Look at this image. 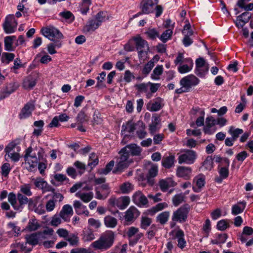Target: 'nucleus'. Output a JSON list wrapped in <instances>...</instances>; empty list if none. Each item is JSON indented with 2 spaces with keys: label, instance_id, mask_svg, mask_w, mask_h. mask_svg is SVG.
Instances as JSON below:
<instances>
[{
  "label": "nucleus",
  "instance_id": "obj_62",
  "mask_svg": "<svg viewBox=\"0 0 253 253\" xmlns=\"http://www.w3.org/2000/svg\"><path fill=\"white\" fill-rule=\"evenodd\" d=\"M98 163V159L94 153L90 155L88 165L91 167H94Z\"/></svg>",
  "mask_w": 253,
  "mask_h": 253
},
{
  "label": "nucleus",
  "instance_id": "obj_58",
  "mask_svg": "<svg viewBox=\"0 0 253 253\" xmlns=\"http://www.w3.org/2000/svg\"><path fill=\"white\" fill-rule=\"evenodd\" d=\"M184 196L182 194L175 195L172 198V203L175 207L178 206L184 201Z\"/></svg>",
  "mask_w": 253,
  "mask_h": 253
},
{
  "label": "nucleus",
  "instance_id": "obj_52",
  "mask_svg": "<svg viewBox=\"0 0 253 253\" xmlns=\"http://www.w3.org/2000/svg\"><path fill=\"white\" fill-rule=\"evenodd\" d=\"M61 42H54V43H51L47 45V48L48 53L50 54H53L57 52L55 48H60L61 46Z\"/></svg>",
  "mask_w": 253,
  "mask_h": 253
},
{
  "label": "nucleus",
  "instance_id": "obj_23",
  "mask_svg": "<svg viewBox=\"0 0 253 253\" xmlns=\"http://www.w3.org/2000/svg\"><path fill=\"white\" fill-rule=\"evenodd\" d=\"M18 87V84L14 82L8 84L4 89L3 91L0 94V99H4L8 96L11 93L15 91Z\"/></svg>",
  "mask_w": 253,
  "mask_h": 253
},
{
  "label": "nucleus",
  "instance_id": "obj_40",
  "mask_svg": "<svg viewBox=\"0 0 253 253\" xmlns=\"http://www.w3.org/2000/svg\"><path fill=\"white\" fill-rule=\"evenodd\" d=\"M196 187L193 186V190L195 192H199L205 184V178L202 177H196L194 179Z\"/></svg>",
  "mask_w": 253,
  "mask_h": 253
},
{
  "label": "nucleus",
  "instance_id": "obj_20",
  "mask_svg": "<svg viewBox=\"0 0 253 253\" xmlns=\"http://www.w3.org/2000/svg\"><path fill=\"white\" fill-rule=\"evenodd\" d=\"M73 207L75 209L76 213L78 215H84L85 216H89V211L85 206L84 205L79 201H74L73 203Z\"/></svg>",
  "mask_w": 253,
  "mask_h": 253
},
{
  "label": "nucleus",
  "instance_id": "obj_32",
  "mask_svg": "<svg viewBox=\"0 0 253 253\" xmlns=\"http://www.w3.org/2000/svg\"><path fill=\"white\" fill-rule=\"evenodd\" d=\"M175 157L173 155L164 156L162 161V166L166 169H170L174 165Z\"/></svg>",
  "mask_w": 253,
  "mask_h": 253
},
{
  "label": "nucleus",
  "instance_id": "obj_12",
  "mask_svg": "<svg viewBox=\"0 0 253 253\" xmlns=\"http://www.w3.org/2000/svg\"><path fill=\"white\" fill-rule=\"evenodd\" d=\"M208 70V65L206 64L204 58L200 57L196 60V73L197 75L202 77Z\"/></svg>",
  "mask_w": 253,
  "mask_h": 253
},
{
  "label": "nucleus",
  "instance_id": "obj_57",
  "mask_svg": "<svg viewBox=\"0 0 253 253\" xmlns=\"http://www.w3.org/2000/svg\"><path fill=\"white\" fill-rule=\"evenodd\" d=\"M71 246H77L79 243V239L77 235L72 234L68 236L66 238Z\"/></svg>",
  "mask_w": 253,
  "mask_h": 253
},
{
  "label": "nucleus",
  "instance_id": "obj_29",
  "mask_svg": "<svg viewBox=\"0 0 253 253\" xmlns=\"http://www.w3.org/2000/svg\"><path fill=\"white\" fill-rule=\"evenodd\" d=\"M42 234L41 233H33L31 235L25 236L26 244L28 243L32 245H36L38 244L40 239V236Z\"/></svg>",
  "mask_w": 253,
  "mask_h": 253
},
{
  "label": "nucleus",
  "instance_id": "obj_47",
  "mask_svg": "<svg viewBox=\"0 0 253 253\" xmlns=\"http://www.w3.org/2000/svg\"><path fill=\"white\" fill-rule=\"evenodd\" d=\"M169 211H164L160 213L157 217V221L161 224H165L168 220L169 217Z\"/></svg>",
  "mask_w": 253,
  "mask_h": 253
},
{
  "label": "nucleus",
  "instance_id": "obj_39",
  "mask_svg": "<svg viewBox=\"0 0 253 253\" xmlns=\"http://www.w3.org/2000/svg\"><path fill=\"white\" fill-rule=\"evenodd\" d=\"M76 196L81 199L84 202L88 203L92 199L93 193L92 192L87 193L79 192L76 194Z\"/></svg>",
  "mask_w": 253,
  "mask_h": 253
},
{
  "label": "nucleus",
  "instance_id": "obj_25",
  "mask_svg": "<svg viewBox=\"0 0 253 253\" xmlns=\"http://www.w3.org/2000/svg\"><path fill=\"white\" fill-rule=\"evenodd\" d=\"M185 62L182 65H179L178 70L181 74H184L190 71L193 66V62L189 58H185Z\"/></svg>",
  "mask_w": 253,
  "mask_h": 253
},
{
  "label": "nucleus",
  "instance_id": "obj_21",
  "mask_svg": "<svg viewBox=\"0 0 253 253\" xmlns=\"http://www.w3.org/2000/svg\"><path fill=\"white\" fill-rule=\"evenodd\" d=\"M110 200L113 201V204L116 206L120 210L125 209L130 203V199L127 196L122 197L117 200L111 199Z\"/></svg>",
  "mask_w": 253,
  "mask_h": 253
},
{
  "label": "nucleus",
  "instance_id": "obj_51",
  "mask_svg": "<svg viewBox=\"0 0 253 253\" xmlns=\"http://www.w3.org/2000/svg\"><path fill=\"white\" fill-rule=\"evenodd\" d=\"M213 158L211 156H208L203 163V168L208 170H210L213 167Z\"/></svg>",
  "mask_w": 253,
  "mask_h": 253
},
{
  "label": "nucleus",
  "instance_id": "obj_34",
  "mask_svg": "<svg viewBox=\"0 0 253 253\" xmlns=\"http://www.w3.org/2000/svg\"><path fill=\"white\" fill-rule=\"evenodd\" d=\"M136 123H134L132 120L127 121L126 124H123L122 126V133H125L126 132H133L136 130Z\"/></svg>",
  "mask_w": 253,
  "mask_h": 253
},
{
  "label": "nucleus",
  "instance_id": "obj_11",
  "mask_svg": "<svg viewBox=\"0 0 253 253\" xmlns=\"http://www.w3.org/2000/svg\"><path fill=\"white\" fill-rule=\"evenodd\" d=\"M132 201L140 207H147L148 204L147 197L140 191H137L133 194Z\"/></svg>",
  "mask_w": 253,
  "mask_h": 253
},
{
  "label": "nucleus",
  "instance_id": "obj_18",
  "mask_svg": "<svg viewBox=\"0 0 253 253\" xmlns=\"http://www.w3.org/2000/svg\"><path fill=\"white\" fill-rule=\"evenodd\" d=\"M141 151L142 149L135 144L128 145L122 149V152L126 153L128 157L130 154L133 156H138Z\"/></svg>",
  "mask_w": 253,
  "mask_h": 253
},
{
  "label": "nucleus",
  "instance_id": "obj_44",
  "mask_svg": "<svg viewBox=\"0 0 253 253\" xmlns=\"http://www.w3.org/2000/svg\"><path fill=\"white\" fill-rule=\"evenodd\" d=\"M16 38L15 36H7L4 38V48L7 51H12V44L13 40Z\"/></svg>",
  "mask_w": 253,
  "mask_h": 253
},
{
  "label": "nucleus",
  "instance_id": "obj_59",
  "mask_svg": "<svg viewBox=\"0 0 253 253\" xmlns=\"http://www.w3.org/2000/svg\"><path fill=\"white\" fill-rule=\"evenodd\" d=\"M138 51V56L139 61L141 63L144 62L148 59V54L149 50H139Z\"/></svg>",
  "mask_w": 253,
  "mask_h": 253
},
{
  "label": "nucleus",
  "instance_id": "obj_63",
  "mask_svg": "<svg viewBox=\"0 0 253 253\" xmlns=\"http://www.w3.org/2000/svg\"><path fill=\"white\" fill-rule=\"evenodd\" d=\"M154 66V62L152 60L149 61L143 69L142 72L144 74H148Z\"/></svg>",
  "mask_w": 253,
  "mask_h": 253
},
{
  "label": "nucleus",
  "instance_id": "obj_1",
  "mask_svg": "<svg viewBox=\"0 0 253 253\" xmlns=\"http://www.w3.org/2000/svg\"><path fill=\"white\" fill-rule=\"evenodd\" d=\"M24 153L25 167L28 171H32L36 169L38 163L43 160L44 151L41 147L30 146L25 150Z\"/></svg>",
  "mask_w": 253,
  "mask_h": 253
},
{
  "label": "nucleus",
  "instance_id": "obj_8",
  "mask_svg": "<svg viewBox=\"0 0 253 253\" xmlns=\"http://www.w3.org/2000/svg\"><path fill=\"white\" fill-rule=\"evenodd\" d=\"M200 80L195 76L190 75L182 78L180 81V85L186 90H189L193 86L197 85Z\"/></svg>",
  "mask_w": 253,
  "mask_h": 253
},
{
  "label": "nucleus",
  "instance_id": "obj_38",
  "mask_svg": "<svg viewBox=\"0 0 253 253\" xmlns=\"http://www.w3.org/2000/svg\"><path fill=\"white\" fill-rule=\"evenodd\" d=\"M94 19H92L88 21L86 25L84 28V31L85 32H93L98 28L100 26Z\"/></svg>",
  "mask_w": 253,
  "mask_h": 253
},
{
  "label": "nucleus",
  "instance_id": "obj_41",
  "mask_svg": "<svg viewBox=\"0 0 253 253\" xmlns=\"http://www.w3.org/2000/svg\"><path fill=\"white\" fill-rule=\"evenodd\" d=\"M164 71L163 65H157L153 70L151 78L153 80H159Z\"/></svg>",
  "mask_w": 253,
  "mask_h": 253
},
{
  "label": "nucleus",
  "instance_id": "obj_14",
  "mask_svg": "<svg viewBox=\"0 0 253 253\" xmlns=\"http://www.w3.org/2000/svg\"><path fill=\"white\" fill-rule=\"evenodd\" d=\"M140 212L134 206L130 207L125 212V219L127 222H133L140 215Z\"/></svg>",
  "mask_w": 253,
  "mask_h": 253
},
{
  "label": "nucleus",
  "instance_id": "obj_28",
  "mask_svg": "<svg viewBox=\"0 0 253 253\" xmlns=\"http://www.w3.org/2000/svg\"><path fill=\"white\" fill-rule=\"evenodd\" d=\"M136 126L137 136L140 139L144 138L147 134L145 124L142 121H139L136 123Z\"/></svg>",
  "mask_w": 253,
  "mask_h": 253
},
{
  "label": "nucleus",
  "instance_id": "obj_49",
  "mask_svg": "<svg viewBox=\"0 0 253 253\" xmlns=\"http://www.w3.org/2000/svg\"><path fill=\"white\" fill-rule=\"evenodd\" d=\"M40 225L35 219H30L26 227V229L30 231H35L37 230Z\"/></svg>",
  "mask_w": 253,
  "mask_h": 253
},
{
  "label": "nucleus",
  "instance_id": "obj_24",
  "mask_svg": "<svg viewBox=\"0 0 253 253\" xmlns=\"http://www.w3.org/2000/svg\"><path fill=\"white\" fill-rule=\"evenodd\" d=\"M162 99L161 98H157L154 102L147 103V108L151 112H156L160 110L162 107Z\"/></svg>",
  "mask_w": 253,
  "mask_h": 253
},
{
  "label": "nucleus",
  "instance_id": "obj_5",
  "mask_svg": "<svg viewBox=\"0 0 253 253\" xmlns=\"http://www.w3.org/2000/svg\"><path fill=\"white\" fill-rule=\"evenodd\" d=\"M119 153L120 156L116 162V171L122 172L129 166L131 161L128 160L129 157L126 153L122 152V149Z\"/></svg>",
  "mask_w": 253,
  "mask_h": 253
},
{
  "label": "nucleus",
  "instance_id": "obj_53",
  "mask_svg": "<svg viewBox=\"0 0 253 253\" xmlns=\"http://www.w3.org/2000/svg\"><path fill=\"white\" fill-rule=\"evenodd\" d=\"M31 185L30 184H24L20 186V190L21 192L27 196H31L32 192L31 191Z\"/></svg>",
  "mask_w": 253,
  "mask_h": 253
},
{
  "label": "nucleus",
  "instance_id": "obj_3",
  "mask_svg": "<svg viewBox=\"0 0 253 253\" xmlns=\"http://www.w3.org/2000/svg\"><path fill=\"white\" fill-rule=\"evenodd\" d=\"M41 32L45 37L54 42H59V40L63 38L62 34L52 26L42 28Z\"/></svg>",
  "mask_w": 253,
  "mask_h": 253
},
{
  "label": "nucleus",
  "instance_id": "obj_54",
  "mask_svg": "<svg viewBox=\"0 0 253 253\" xmlns=\"http://www.w3.org/2000/svg\"><path fill=\"white\" fill-rule=\"evenodd\" d=\"M8 201L15 210L19 209V206L17 205L16 196L14 193L11 192L8 194Z\"/></svg>",
  "mask_w": 253,
  "mask_h": 253
},
{
  "label": "nucleus",
  "instance_id": "obj_16",
  "mask_svg": "<svg viewBox=\"0 0 253 253\" xmlns=\"http://www.w3.org/2000/svg\"><path fill=\"white\" fill-rule=\"evenodd\" d=\"M73 213L74 211L72 206L68 204L63 206L59 212L60 217L65 222L70 221Z\"/></svg>",
  "mask_w": 253,
  "mask_h": 253
},
{
  "label": "nucleus",
  "instance_id": "obj_13",
  "mask_svg": "<svg viewBox=\"0 0 253 253\" xmlns=\"http://www.w3.org/2000/svg\"><path fill=\"white\" fill-rule=\"evenodd\" d=\"M96 198L99 200H104L109 195L110 190L108 184H103L95 188Z\"/></svg>",
  "mask_w": 253,
  "mask_h": 253
},
{
  "label": "nucleus",
  "instance_id": "obj_37",
  "mask_svg": "<svg viewBox=\"0 0 253 253\" xmlns=\"http://www.w3.org/2000/svg\"><path fill=\"white\" fill-rule=\"evenodd\" d=\"M173 232L175 233V237L178 239V246L181 249H183L186 245V242L183 238L184 237V233L183 232L180 230L178 229L177 230L173 231Z\"/></svg>",
  "mask_w": 253,
  "mask_h": 253
},
{
  "label": "nucleus",
  "instance_id": "obj_10",
  "mask_svg": "<svg viewBox=\"0 0 253 253\" xmlns=\"http://www.w3.org/2000/svg\"><path fill=\"white\" fill-rule=\"evenodd\" d=\"M32 181L36 188L42 189L43 192H53L54 191V188L48 185L46 181L41 177H38L36 178H33L32 179Z\"/></svg>",
  "mask_w": 253,
  "mask_h": 253
},
{
  "label": "nucleus",
  "instance_id": "obj_22",
  "mask_svg": "<svg viewBox=\"0 0 253 253\" xmlns=\"http://www.w3.org/2000/svg\"><path fill=\"white\" fill-rule=\"evenodd\" d=\"M175 185V182L171 178L162 179L159 182V185L163 192H166L169 188L174 187Z\"/></svg>",
  "mask_w": 253,
  "mask_h": 253
},
{
  "label": "nucleus",
  "instance_id": "obj_43",
  "mask_svg": "<svg viewBox=\"0 0 253 253\" xmlns=\"http://www.w3.org/2000/svg\"><path fill=\"white\" fill-rule=\"evenodd\" d=\"M228 132L231 135L232 138L236 140L239 135L243 133V130L241 128H235L233 126H231Z\"/></svg>",
  "mask_w": 253,
  "mask_h": 253
},
{
  "label": "nucleus",
  "instance_id": "obj_46",
  "mask_svg": "<svg viewBox=\"0 0 253 253\" xmlns=\"http://www.w3.org/2000/svg\"><path fill=\"white\" fill-rule=\"evenodd\" d=\"M95 239V236L92 231L87 229L84 231L83 240L84 242H90Z\"/></svg>",
  "mask_w": 253,
  "mask_h": 253
},
{
  "label": "nucleus",
  "instance_id": "obj_15",
  "mask_svg": "<svg viewBox=\"0 0 253 253\" xmlns=\"http://www.w3.org/2000/svg\"><path fill=\"white\" fill-rule=\"evenodd\" d=\"M139 229L135 227L128 228L127 231V236L129 238L130 244H136L138 240L143 236L142 233L138 234Z\"/></svg>",
  "mask_w": 253,
  "mask_h": 253
},
{
  "label": "nucleus",
  "instance_id": "obj_64",
  "mask_svg": "<svg viewBox=\"0 0 253 253\" xmlns=\"http://www.w3.org/2000/svg\"><path fill=\"white\" fill-rule=\"evenodd\" d=\"M108 18L105 16V13L103 11H100L96 15L94 20H96L97 22H99L98 24L100 25L102 22L105 21Z\"/></svg>",
  "mask_w": 253,
  "mask_h": 253
},
{
  "label": "nucleus",
  "instance_id": "obj_6",
  "mask_svg": "<svg viewBox=\"0 0 253 253\" xmlns=\"http://www.w3.org/2000/svg\"><path fill=\"white\" fill-rule=\"evenodd\" d=\"M17 26V22L13 15H9L5 18L3 24V28L6 34H11L15 32Z\"/></svg>",
  "mask_w": 253,
  "mask_h": 253
},
{
  "label": "nucleus",
  "instance_id": "obj_35",
  "mask_svg": "<svg viewBox=\"0 0 253 253\" xmlns=\"http://www.w3.org/2000/svg\"><path fill=\"white\" fill-rule=\"evenodd\" d=\"M39 197H35L32 199H29V202L27 203L30 209L34 210L35 212L38 213L40 214H42L44 212V210H39L38 208H37V204L39 200Z\"/></svg>",
  "mask_w": 253,
  "mask_h": 253
},
{
  "label": "nucleus",
  "instance_id": "obj_55",
  "mask_svg": "<svg viewBox=\"0 0 253 253\" xmlns=\"http://www.w3.org/2000/svg\"><path fill=\"white\" fill-rule=\"evenodd\" d=\"M76 120L78 124H82L88 121V117L82 111L78 114Z\"/></svg>",
  "mask_w": 253,
  "mask_h": 253
},
{
  "label": "nucleus",
  "instance_id": "obj_48",
  "mask_svg": "<svg viewBox=\"0 0 253 253\" xmlns=\"http://www.w3.org/2000/svg\"><path fill=\"white\" fill-rule=\"evenodd\" d=\"M15 57V55L12 53L3 52L2 54L1 60L2 63L8 64L12 61Z\"/></svg>",
  "mask_w": 253,
  "mask_h": 253
},
{
  "label": "nucleus",
  "instance_id": "obj_9",
  "mask_svg": "<svg viewBox=\"0 0 253 253\" xmlns=\"http://www.w3.org/2000/svg\"><path fill=\"white\" fill-rule=\"evenodd\" d=\"M159 0H143L140 3V8L143 14H148L153 13L155 5L157 4Z\"/></svg>",
  "mask_w": 253,
  "mask_h": 253
},
{
  "label": "nucleus",
  "instance_id": "obj_19",
  "mask_svg": "<svg viewBox=\"0 0 253 253\" xmlns=\"http://www.w3.org/2000/svg\"><path fill=\"white\" fill-rule=\"evenodd\" d=\"M135 42V45L137 51L150 50L147 42L143 39L140 36H137L133 38Z\"/></svg>",
  "mask_w": 253,
  "mask_h": 253
},
{
  "label": "nucleus",
  "instance_id": "obj_33",
  "mask_svg": "<svg viewBox=\"0 0 253 253\" xmlns=\"http://www.w3.org/2000/svg\"><path fill=\"white\" fill-rule=\"evenodd\" d=\"M152 124L149 125L150 133L153 135L156 131L159 129L158 127V125L160 124L161 120L160 117L157 115L152 116Z\"/></svg>",
  "mask_w": 253,
  "mask_h": 253
},
{
  "label": "nucleus",
  "instance_id": "obj_2",
  "mask_svg": "<svg viewBox=\"0 0 253 253\" xmlns=\"http://www.w3.org/2000/svg\"><path fill=\"white\" fill-rule=\"evenodd\" d=\"M114 240V234L110 231L106 233L98 240L93 242L91 246L95 249L106 250L112 246Z\"/></svg>",
  "mask_w": 253,
  "mask_h": 253
},
{
  "label": "nucleus",
  "instance_id": "obj_61",
  "mask_svg": "<svg viewBox=\"0 0 253 253\" xmlns=\"http://www.w3.org/2000/svg\"><path fill=\"white\" fill-rule=\"evenodd\" d=\"M152 222V220L150 218L146 216H142L141 219L140 226L143 229H146L149 226Z\"/></svg>",
  "mask_w": 253,
  "mask_h": 253
},
{
  "label": "nucleus",
  "instance_id": "obj_7",
  "mask_svg": "<svg viewBox=\"0 0 253 253\" xmlns=\"http://www.w3.org/2000/svg\"><path fill=\"white\" fill-rule=\"evenodd\" d=\"M196 157L197 155L195 151L187 150L178 157V163L180 164L182 163L192 164L195 162Z\"/></svg>",
  "mask_w": 253,
  "mask_h": 253
},
{
  "label": "nucleus",
  "instance_id": "obj_45",
  "mask_svg": "<svg viewBox=\"0 0 253 253\" xmlns=\"http://www.w3.org/2000/svg\"><path fill=\"white\" fill-rule=\"evenodd\" d=\"M133 185L128 182H126L122 184L120 186V189L123 194H127L133 189Z\"/></svg>",
  "mask_w": 253,
  "mask_h": 253
},
{
  "label": "nucleus",
  "instance_id": "obj_4",
  "mask_svg": "<svg viewBox=\"0 0 253 253\" xmlns=\"http://www.w3.org/2000/svg\"><path fill=\"white\" fill-rule=\"evenodd\" d=\"M190 207L188 205H185L176 211H174L172 216V220L174 222H184L187 218V214L189 212Z\"/></svg>",
  "mask_w": 253,
  "mask_h": 253
},
{
  "label": "nucleus",
  "instance_id": "obj_31",
  "mask_svg": "<svg viewBox=\"0 0 253 253\" xmlns=\"http://www.w3.org/2000/svg\"><path fill=\"white\" fill-rule=\"evenodd\" d=\"M36 77L33 75L27 77L23 81V87L26 89H32L36 84Z\"/></svg>",
  "mask_w": 253,
  "mask_h": 253
},
{
  "label": "nucleus",
  "instance_id": "obj_27",
  "mask_svg": "<svg viewBox=\"0 0 253 253\" xmlns=\"http://www.w3.org/2000/svg\"><path fill=\"white\" fill-rule=\"evenodd\" d=\"M158 167L157 165H152L148 170L147 175V182L150 185H153L154 181L152 178L156 177L158 175Z\"/></svg>",
  "mask_w": 253,
  "mask_h": 253
},
{
  "label": "nucleus",
  "instance_id": "obj_60",
  "mask_svg": "<svg viewBox=\"0 0 253 253\" xmlns=\"http://www.w3.org/2000/svg\"><path fill=\"white\" fill-rule=\"evenodd\" d=\"M62 219L59 214H56L52 217L50 224L53 226H58L62 223Z\"/></svg>",
  "mask_w": 253,
  "mask_h": 253
},
{
  "label": "nucleus",
  "instance_id": "obj_30",
  "mask_svg": "<svg viewBox=\"0 0 253 253\" xmlns=\"http://www.w3.org/2000/svg\"><path fill=\"white\" fill-rule=\"evenodd\" d=\"M250 16L249 13L245 12L243 13L241 15L238 16L237 18L236 24L239 28H242L246 23L248 22Z\"/></svg>",
  "mask_w": 253,
  "mask_h": 253
},
{
  "label": "nucleus",
  "instance_id": "obj_26",
  "mask_svg": "<svg viewBox=\"0 0 253 253\" xmlns=\"http://www.w3.org/2000/svg\"><path fill=\"white\" fill-rule=\"evenodd\" d=\"M191 171V169L189 167L180 166L177 169L176 175L178 177H183L185 179H188L190 177Z\"/></svg>",
  "mask_w": 253,
  "mask_h": 253
},
{
  "label": "nucleus",
  "instance_id": "obj_50",
  "mask_svg": "<svg viewBox=\"0 0 253 253\" xmlns=\"http://www.w3.org/2000/svg\"><path fill=\"white\" fill-rule=\"evenodd\" d=\"M172 33V29H167L159 37V39L163 42H166L169 40L171 39Z\"/></svg>",
  "mask_w": 253,
  "mask_h": 253
},
{
  "label": "nucleus",
  "instance_id": "obj_36",
  "mask_svg": "<svg viewBox=\"0 0 253 253\" xmlns=\"http://www.w3.org/2000/svg\"><path fill=\"white\" fill-rule=\"evenodd\" d=\"M246 202L242 201L238 202L232 206V213L234 215H237L242 213L245 209Z\"/></svg>",
  "mask_w": 253,
  "mask_h": 253
},
{
  "label": "nucleus",
  "instance_id": "obj_17",
  "mask_svg": "<svg viewBox=\"0 0 253 253\" xmlns=\"http://www.w3.org/2000/svg\"><path fill=\"white\" fill-rule=\"evenodd\" d=\"M34 109L35 104L33 101H31L27 103L22 109L19 115V118L24 119L30 117Z\"/></svg>",
  "mask_w": 253,
  "mask_h": 253
},
{
  "label": "nucleus",
  "instance_id": "obj_56",
  "mask_svg": "<svg viewBox=\"0 0 253 253\" xmlns=\"http://www.w3.org/2000/svg\"><path fill=\"white\" fill-rule=\"evenodd\" d=\"M16 149L18 152L20 151V148L17 146V143L15 141H12L8 144V145L5 148V152L6 153L15 152L14 149Z\"/></svg>",
  "mask_w": 253,
  "mask_h": 253
},
{
  "label": "nucleus",
  "instance_id": "obj_42",
  "mask_svg": "<svg viewBox=\"0 0 253 253\" xmlns=\"http://www.w3.org/2000/svg\"><path fill=\"white\" fill-rule=\"evenodd\" d=\"M117 223V219L113 216L108 215L104 218V224L108 228H113L115 227Z\"/></svg>",
  "mask_w": 253,
  "mask_h": 253
}]
</instances>
